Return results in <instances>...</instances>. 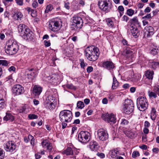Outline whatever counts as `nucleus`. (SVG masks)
I'll return each instance as SVG.
<instances>
[{
  "instance_id": "nucleus-1",
  "label": "nucleus",
  "mask_w": 159,
  "mask_h": 159,
  "mask_svg": "<svg viewBox=\"0 0 159 159\" xmlns=\"http://www.w3.org/2000/svg\"><path fill=\"white\" fill-rule=\"evenodd\" d=\"M85 55L87 59L91 61H95L99 56V49L93 46L89 47L85 51Z\"/></svg>"
},
{
  "instance_id": "nucleus-2",
  "label": "nucleus",
  "mask_w": 159,
  "mask_h": 159,
  "mask_svg": "<svg viewBox=\"0 0 159 159\" xmlns=\"http://www.w3.org/2000/svg\"><path fill=\"white\" fill-rule=\"evenodd\" d=\"M7 48L6 52L10 55L16 54L19 49V46L17 42L13 40H9L7 43Z\"/></svg>"
},
{
  "instance_id": "nucleus-3",
  "label": "nucleus",
  "mask_w": 159,
  "mask_h": 159,
  "mask_svg": "<svg viewBox=\"0 0 159 159\" xmlns=\"http://www.w3.org/2000/svg\"><path fill=\"white\" fill-rule=\"evenodd\" d=\"M59 118L62 122H69L71 121L72 118V112L68 110H64L61 111L59 114Z\"/></svg>"
},
{
  "instance_id": "nucleus-4",
  "label": "nucleus",
  "mask_w": 159,
  "mask_h": 159,
  "mask_svg": "<svg viewBox=\"0 0 159 159\" xmlns=\"http://www.w3.org/2000/svg\"><path fill=\"white\" fill-rule=\"evenodd\" d=\"M72 20L71 28L72 30L79 31L83 26V20L80 17L75 16L73 17Z\"/></svg>"
},
{
  "instance_id": "nucleus-5",
  "label": "nucleus",
  "mask_w": 159,
  "mask_h": 159,
  "mask_svg": "<svg viewBox=\"0 0 159 159\" xmlns=\"http://www.w3.org/2000/svg\"><path fill=\"white\" fill-rule=\"evenodd\" d=\"M137 105L140 111H145L147 109L148 105L147 99L143 97H139L137 100Z\"/></svg>"
},
{
  "instance_id": "nucleus-6",
  "label": "nucleus",
  "mask_w": 159,
  "mask_h": 159,
  "mask_svg": "<svg viewBox=\"0 0 159 159\" xmlns=\"http://www.w3.org/2000/svg\"><path fill=\"white\" fill-rule=\"evenodd\" d=\"M109 0H99L98 5L99 8L102 11L107 12L111 9V4Z\"/></svg>"
},
{
  "instance_id": "nucleus-7",
  "label": "nucleus",
  "mask_w": 159,
  "mask_h": 159,
  "mask_svg": "<svg viewBox=\"0 0 159 159\" xmlns=\"http://www.w3.org/2000/svg\"><path fill=\"white\" fill-rule=\"evenodd\" d=\"M124 105V111L125 113L129 114L133 111L134 106L132 100L129 99L125 100Z\"/></svg>"
},
{
  "instance_id": "nucleus-8",
  "label": "nucleus",
  "mask_w": 159,
  "mask_h": 159,
  "mask_svg": "<svg viewBox=\"0 0 159 159\" xmlns=\"http://www.w3.org/2000/svg\"><path fill=\"white\" fill-rule=\"evenodd\" d=\"M90 133L87 131H81L78 134L79 141L82 143H86L90 139Z\"/></svg>"
},
{
  "instance_id": "nucleus-9",
  "label": "nucleus",
  "mask_w": 159,
  "mask_h": 159,
  "mask_svg": "<svg viewBox=\"0 0 159 159\" xmlns=\"http://www.w3.org/2000/svg\"><path fill=\"white\" fill-rule=\"evenodd\" d=\"M60 23L59 21L52 20L49 22L48 27L53 31H57L60 29Z\"/></svg>"
},
{
  "instance_id": "nucleus-10",
  "label": "nucleus",
  "mask_w": 159,
  "mask_h": 159,
  "mask_svg": "<svg viewBox=\"0 0 159 159\" xmlns=\"http://www.w3.org/2000/svg\"><path fill=\"white\" fill-rule=\"evenodd\" d=\"M102 117L103 120L110 124H114L116 122V118L115 115L112 114H109L107 113L103 114Z\"/></svg>"
},
{
  "instance_id": "nucleus-11",
  "label": "nucleus",
  "mask_w": 159,
  "mask_h": 159,
  "mask_svg": "<svg viewBox=\"0 0 159 159\" xmlns=\"http://www.w3.org/2000/svg\"><path fill=\"white\" fill-rule=\"evenodd\" d=\"M24 92V88L20 84H16L12 88V92L15 95H21Z\"/></svg>"
},
{
  "instance_id": "nucleus-12",
  "label": "nucleus",
  "mask_w": 159,
  "mask_h": 159,
  "mask_svg": "<svg viewBox=\"0 0 159 159\" xmlns=\"http://www.w3.org/2000/svg\"><path fill=\"white\" fill-rule=\"evenodd\" d=\"M98 135L99 139L102 141H105L108 139V134L107 132L103 129L98 130Z\"/></svg>"
},
{
  "instance_id": "nucleus-13",
  "label": "nucleus",
  "mask_w": 159,
  "mask_h": 159,
  "mask_svg": "<svg viewBox=\"0 0 159 159\" xmlns=\"http://www.w3.org/2000/svg\"><path fill=\"white\" fill-rule=\"evenodd\" d=\"M154 33V29L151 26H148L144 29V36L145 37L149 38Z\"/></svg>"
},
{
  "instance_id": "nucleus-14",
  "label": "nucleus",
  "mask_w": 159,
  "mask_h": 159,
  "mask_svg": "<svg viewBox=\"0 0 159 159\" xmlns=\"http://www.w3.org/2000/svg\"><path fill=\"white\" fill-rule=\"evenodd\" d=\"M16 146L14 142L9 141L5 144V149L7 151L12 152L16 149Z\"/></svg>"
},
{
  "instance_id": "nucleus-15",
  "label": "nucleus",
  "mask_w": 159,
  "mask_h": 159,
  "mask_svg": "<svg viewBox=\"0 0 159 159\" xmlns=\"http://www.w3.org/2000/svg\"><path fill=\"white\" fill-rule=\"evenodd\" d=\"M120 149L119 148H114L109 151V157L112 158H116L118 155H120Z\"/></svg>"
},
{
  "instance_id": "nucleus-16",
  "label": "nucleus",
  "mask_w": 159,
  "mask_h": 159,
  "mask_svg": "<svg viewBox=\"0 0 159 159\" xmlns=\"http://www.w3.org/2000/svg\"><path fill=\"white\" fill-rule=\"evenodd\" d=\"M42 88L38 85H35L33 88V93L35 96L38 97L42 91Z\"/></svg>"
},
{
  "instance_id": "nucleus-17",
  "label": "nucleus",
  "mask_w": 159,
  "mask_h": 159,
  "mask_svg": "<svg viewBox=\"0 0 159 159\" xmlns=\"http://www.w3.org/2000/svg\"><path fill=\"white\" fill-rule=\"evenodd\" d=\"M130 29L132 34L135 38H137L139 36L140 34L139 30L135 26H130Z\"/></svg>"
},
{
  "instance_id": "nucleus-18",
  "label": "nucleus",
  "mask_w": 159,
  "mask_h": 159,
  "mask_svg": "<svg viewBox=\"0 0 159 159\" xmlns=\"http://www.w3.org/2000/svg\"><path fill=\"white\" fill-rule=\"evenodd\" d=\"M34 70V69H29L25 71V76L28 79H30V81H32L33 80L35 75L34 72L33 71Z\"/></svg>"
},
{
  "instance_id": "nucleus-19",
  "label": "nucleus",
  "mask_w": 159,
  "mask_h": 159,
  "mask_svg": "<svg viewBox=\"0 0 159 159\" xmlns=\"http://www.w3.org/2000/svg\"><path fill=\"white\" fill-rule=\"evenodd\" d=\"M132 50L130 48H126L123 52L125 56L127 58L133 57V52Z\"/></svg>"
},
{
  "instance_id": "nucleus-20",
  "label": "nucleus",
  "mask_w": 159,
  "mask_h": 159,
  "mask_svg": "<svg viewBox=\"0 0 159 159\" xmlns=\"http://www.w3.org/2000/svg\"><path fill=\"white\" fill-rule=\"evenodd\" d=\"M102 66L104 67L109 70L113 69L115 67L113 63L112 62L108 61L103 62Z\"/></svg>"
},
{
  "instance_id": "nucleus-21",
  "label": "nucleus",
  "mask_w": 159,
  "mask_h": 159,
  "mask_svg": "<svg viewBox=\"0 0 159 159\" xmlns=\"http://www.w3.org/2000/svg\"><path fill=\"white\" fill-rule=\"evenodd\" d=\"M89 147L92 151H96L98 149L99 146L97 142L93 141L90 142Z\"/></svg>"
},
{
  "instance_id": "nucleus-22",
  "label": "nucleus",
  "mask_w": 159,
  "mask_h": 159,
  "mask_svg": "<svg viewBox=\"0 0 159 159\" xmlns=\"http://www.w3.org/2000/svg\"><path fill=\"white\" fill-rule=\"evenodd\" d=\"M26 30L24 32V34L23 35H20L22 37L25 39H30L32 36V32L30 29L28 28H26Z\"/></svg>"
},
{
  "instance_id": "nucleus-23",
  "label": "nucleus",
  "mask_w": 159,
  "mask_h": 159,
  "mask_svg": "<svg viewBox=\"0 0 159 159\" xmlns=\"http://www.w3.org/2000/svg\"><path fill=\"white\" fill-rule=\"evenodd\" d=\"M59 76L56 74H53L50 77H48L49 82L50 83H55L58 79Z\"/></svg>"
},
{
  "instance_id": "nucleus-24",
  "label": "nucleus",
  "mask_w": 159,
  "mask_h": 159,
  "mask_svg": "<svg viewBox=\"0 0 159 159\" xmlns=\"http://www.w3.org/2000/svg\"><path fill=\"white\" fill-rule=\"evenodd\" d=\"M27 27L24 24L19 25L18 27L19 32L20 34V35H23L24 32L26 30V28Z\"/></svg>"
},
{
  "instance_id": "nucleus-25",
  "label": "nucleus",
  "mask_w": 159,
  "mask_h": 159,
  "mask_svg": "<svg viewBox=\"0 0 159 159\" xmlns=\"http://www.w3.org/2000/svg\"><path fill=\"white\" fill-rule=\"evenodd\" d=\"M153 74L154 72L153 71L149 70L146 72L145 75L147 78L151 82L153 79Z\"/></svg>"
},
{
  "instance_id": "nucleus-26",
  "label": "nucleus",
  "mask_w": 159,
  "mask_h": 159,
  "mask_svg": "<svg viewBox=\"0 0 159 159\" xmlns=\"http://www.w3.org/2000/svg\"><path fill=\"white\" fill-rule=\"evenodd\" d=\"M3 119L4 120L7 121L10 120L12 121L14 119V117L10 113H7L6 116L4 117Z\"/></svg>"
},
{
  "instance_id": "nucleus-27",
  "label": "nucleus",
  "mask_w": 159,
  "mask_h": 159,
  "mask_svg": "<svg viewBox=\"0 0 159 159\" xmlns=\"http://www.w3.org/2000/svg\"><path fill=\"white\" fill-rule=\"evenodd\" d=\"M113 80L111 88L113 89H116L119 86V83L114 76L113 77Z\"/></svg>"
},
{
  "instance_id": "nucleus-28",
  "label": "nucleus",
  "mask_w": 159,
  "mask_h": 159,
  "mask_svg": "<svg viewBox=\"0 0 159 159\" xmlns=\"http://www.w3.org/2000/svg\"><path fill=\"white\" fill-rule=\"evenodd\" d=\"M54 100V98L53 97L52 95H50L48 96L44 103V104H48V103H51V102H53Z\"/></svg>"
},
{
  "instance_id": "nucleus-29",
  "label": "nucleus",
  "mask_w": 159,
  "mask_h": 159,
  "mask_svg": "<svg viewBox=\"0 0 159 159\" xmlns=\"http://www.w3.org/2000/svg\"><path fill=\"white\" fill-rule=\"evenodd\" d=\"M63 153L66 155H71L73 154V151L70 147H68L66 149L63 151Z\"/></svg>"
},
{
  "instance_id": "nucleus-30",
  "label": "nucleus",
  "mask_w": 159,
  "mask_h": 159,
  "mask_svg": "<svg viewBox=\"0 0 159 159\" xmlns=\"http://www.w3.org/2000/svg\"><path fill=\"white\" fill-rule=\"evenodd\" d=\"M156 112L155 109L154 107H152L150 114V117L151 119L152 120H154L156 119L157 116Z\"/></svg>"
},
{
  "instance_id": "nucleus-31",
  "label": "nucleus",
  "mask_w": 159,
  "mask_h": 159,
  "mask_svg": "<svg viewBox=\"0 0 159 159\" xmlns=\"http://www.w3.org/2000/svg\"><path fill=\"white\" fill-rule=\"evenodd\" d=\"M159 52V47L157 46H153V48L151 51V53L155 55L157 54Z\"/></svg>"
},
{
  "instance_id": "nucleus-32",
  "label": "nucleus",
  "mask_w": 159,
  "mask_h": 159,
  "mask_svg": "<svg viewBox=\"0 0 159 159\" xmlns=\"http://www.w3.org/2000/svg\"><path fill=\"white\" fill-rule=\"evenodd\" d=\"M6 105V103L5 100L0 97V110L4 108Z\"/></svg>"
},
{
  "instance_id": "nucleus-33",
  "label": "nucleus",
  "mask_w": 159,
  "mask_h": 159,
  "mask_svg": "<svg viewBox=\"0 0 159 159\" xmlns=\"http://www.w3.org/2000/svg\"><path fill=\"white\" fill-rule=\"evenodd\" d=\"M151 68L155 69L159 66V63L158 62L151 61L149 62Z\"/></svg>"
},
{
  "instance_id": "nucleus-34",
  "label": "nucleus",
  "mask_w": 159,
  "mask_h": 159,
  "mask_svg": "<svg viewBox=\"0 0 159 159\" xmlns=\"http://www.w3.org/2000/svg\"><path fill=\"white\" fill-rule=\"evenodd\" d=\"M125 134L127 136L130 138L134 137L135 136V134L131 130H125Z\"/></svg>"
},
{
  "instance_id": "nucleus-35",
  "label": "nucleus",
  "mask_w": 159,
  "mask_h": 159,
  "mask_svg": "<svg viewBox=\"0 0 159 159\" xmlns=\"http://www.w3.org/2000/svg\"><path fill=\"white\" fill-rule=\"evenodd\" d=\"M55 103L51 102L48 103V104H44L45 106V107L47 108H48L50 110H52L54 109L55 108Z\"/></svg>"
},
{
  "instance_id": "nucleus-36",
  "label": "nucleus",
  "mask_w": 159,
  "mask_h": 159,
  "mask_svg": "<svg viewBox=\"0 0 159 159\" xmlns=\"http://www.w3.org/2000/svg\"><path fill=\"white\" fill-rule=\"evenodd\" d=\"M22 16L23 15L21 12H16L13 15V17L16 20L20 19Z\"/></svg>"
},
{
  "instance_id": "nucleus-37",
  "label": "nucleus",
  "mask_w": 159,
  "mask_h": 159,
  "mask_svg": "<svg viewBox=\"0 0 159 159\" xmlns=\"http://www.w3.org/2000/svg\"><path fill=\"white\" fill-rule=\"evenodd\" d=\"M153 92H151L149 91L148 92V94L150 98H156L157 97V93L156 92L153 91Z\"/></svg>"
},
{
  "instance_id": "nucleus-38",
  "label": "nucleus",
  "mask_w": 159,
  "mask_h": 159,
  "mask_svg": "<svg viewBox=\"0 0 159 159\" xmlns=\"http://www.w3.org/2000/svg\"><path fill=\"white\" fill-rule=\"evenodd\" d=\"M77 107L78 108L82 109L84 107V102L81 101H79L77 103Z\"/></svg>"
},
{
  "instance_id": "nucleus-39",
  "label": "nucleus",
  "mask_w": 159,
  "mask_h": 159,
  "mask_svg": "<svg viewBox=\"0 0 159 159\" xmlns=\"http://www.w3.org/2000/svg\"><path fill=\"white\" fill-rule=\"evenodd\" d=\"M106 21L107 25L109 27H112L114 25L113 21L111 18H108L106 19Z\"/></svg>"
},
{
  "instance_id": "nucleus-40",
  "label": "nucleus",
  "mask_w": 159,
  "mask_h": 159,
  "mask_svg": "<svg viewBox=\"0 0 159 159\" xmlns=\"http://www.w3.org/2000/svg\"><path fill=\"white\" fill-rule=\"evenodd\" d=\"M53 8L51 4H49L47 6L45 11V13H48L49 11H51Z\"/></svg>"
},
{
  "instance_id": "nucleus-41",
  "label": "nucleus",
  "mask_w": 159,
  "mask_h": 159,
  "mask_svg": "<svg viewBox=\"0 0 159 159\" xmlns=\"http://www.w3.org/2000/svg\"><path fill=\"white\" fill-rule=\"evenodd\" d=\"M49 143H48L46 140L43 139L41 143V144L43 148H47V145Z\"/></svg>"
},
{
  "instance_id": "nucleus-42",
  "label": "nucleus",
  "mask_w": 159,
  "mask_h": 159,
  "mask_svg": "<svg viewBox=\"0 0 159 159\" xmlns=\"http://www.w3.org/2000/svg\"><path fill=\"white\" fill-rule=\"evenodd\" d=\"M134 11L131 9H129L127 11V14L129 16H132L134 13Z\"/></svg>"
},
{
  "instance_id": "nucleus-43",
  "label": "nucleus",
  "mask_w": 159,
  "mask_h": 159,
  "mask_svg": "<svg viewBox=\"0 0 159 159\" xmlns=\"http://www.w3.org/2000/svg\"><path fill=\"white\" fill-rule=\"evenodd\" d=\"M28 138L30 140V143L32 145H34V137L31 135H28Z\"/></svg>"
},
{
  "instance_id": "nucleus-44",
  "label": "nucleus",
  "mask_w": 159,
  "mask_h": 159,
  "mask_svg": "<svg viewBox=\"0 0 159 159\" xmlns=\"http://www.w3.org/2000/svg\"><path fill=\"white\" fill-rule=\"evenodd\" d=\"M140 79L139 76L138 75H134L132 80L133 81L136 82Z\"/></svg>"
},
{
  "instance_id": "nucleus-45",
  "label": "nucleus",
  "mask_w": 159,
  "mask_h": 159,
  "mask_svg": "<svg viewBox=\"0 0 159 159\" xmlns=\"http://www.w3.org/2000/svg\"><path fill=\"white\" fill-rule=\"evenodd\" d=\"M8 63L7 61L5 60H0V65L3 66H8Z\"/></svg>"
},
{
  "instance_id": "nucleus-46",
  "label": "nucleus",
  "mask_w": 159,
  "mask_h": 159,
  "mask_svg": "<svg viewBox=\"0 0 159 159\" xmlns=\"http://www.w3.org/2000/svg\"><path fill=\"white\" fill-rule=\"evenodd\" d=\"M28 117L30 119H33L38 118V116L34 114H30L28 115Z\"/></svg>"
},
{
  "instance_id": "nucleus-47",
  "label": "nucleus",
  "mask_w": 159,
  "mask_h": 159,
  "mask_svg": "<svg viewBox=\"0 0 159 159\" xmlns=\"http://www.w3.org/2000/svg\"><path fill=\"white\" fill-rule=\"evenodd\" d=\"M140 155L138 151H134L132 155V157L134 158H135Z\"/></svg>"
},
{
  "instance_id": "nucleus-48",
  "label": "nucleus",
  "mask_w": 159,
  "mask_h": 159,
  "mask_svg": "<svg viewBox=\"0 0 159 159\" xmlns=\"http://www.w3.org/2000/svg\"><path fill=\"white\" fill-rule=\"evenodd\" d=\"M130 21L132 23H134L135 24H139V22L137 17H134L132 19H131Z\"/></svg>"
},
{
  "instance_id": "nucleus-49",
  "label": "nucleus",
  "mask_w": 159,
  "mask_h": 159,
  "mask_svg": "<svg viewBox=\"0 0 159 159\" xmlns=\"http://www.w3.org/2000/svg\"><path fill=\"white\" fill-rule=\"evenodd\" d=\"M5 156V152L1 148H0V159H3Z\"/></svg>"
},
{
  "instance_id": "nucleus-50",
  "label": "nucleus",
  "mask_w": 159,
  "mask_h": 159,
  "mask_svg": "<svg viewBox=\"0 0 159 159\" xmlns=\"http://www.w3.org/2000/svg\"><path fill=\"white\" fill-rule=\"evenodd\" d=\"M128 123V121L125 119H123L121 120V124L122 125H127Z\"/></svg>"
},
{
  "instance_id": "nucleus-51",
  "label": "nucleus",
  "mask_w": 159,
  "mask_h": 159,
  "mask_svg": "<svg viewBox=\"0 0 159 159\" xmlns=\"http://www.w3.org/2000/svg\"><path fill=\"white\" fill-rule=\"evenodd\" d=\"M80 66L81 68H84L86 66V64L84 63V60L83 59H80Z\"/></svg>"
},
{
  "instance_id": "nucleus-52",
  "label": "nucleus",
  "mask_w": 159,
  "mask_h": 159,
  "mask_svg": "<svg viewBox=\"0 0 159 159\" xmlns=\"http://www.w3.org/2000/svg\"><path fill=\"white\" fill-rule=\"evenodd\" d=\"M153 90L156 92L159 96V86H154L153 87Z\"/></svg>"
},
{
  "instance_id": "nucleus-53",
  "label": "nucleus",
  "mask_w": 159,
  "mask_h": 159,
  "mask_svg": "<svg viewBox=\"0 0 159 159\" xmlns=\"http://www.w3.org/2000/svg\"><path fill=\"white\" fill-rule=\"evenodd\" d=\"M151 17V15L150 14H148L142 17L143 19H145L148 20Z\"/></svg>"
},
{
  "instance_id": "nucleus-54",
  "label": "nucleus",
  "mask_w": 159,
  "mask_h": 159,
  "mask_svg": "<svg viewBox=\"0 0 159 159\" xmlns=\"http://www.w3.org/2000/svg\"><path fill=\"white\" fill-rule=\"evenodd\" d=\"M44 43L45 46L46 47H49L51 45V43L49 41L44 40Z\"/></svg>"
},
{
  "instance_id": "nucleus-55",
  "label": "nucleus",
  "mask_w": 159,
  "mask_h": 159,
  "mask_svg": "<svg viewBox=\"0 0 159 159\" xmlns=\"http://www.w3.org/2000/svg\"><path fill=\"white\" fill-rule=\"evenodd\" d=\"M46 148L48 150H49V151H51L52 148L51 143H49L47 145Z\"/></svg>"
},
{
  "instance_id": "nucleus-56",
  "label": "nucleus",
  "mask_w": 159,
  "mask_h": 159,
  "mask_svg": "<svg viewBox=\"0 0 159 159\" xmlns=\"http://www.w3.org/2000/svg\"><path fill=\"white\" fill-rule=\"evenodd\" d=\"M97 155L100 157L101 158H103L105 157V155L104 154L102 153L98 152L97 153Z\"/></svg>"
},
{
  "instance_id": "nucleus-57",
  "label": "nucleus",
  "mask_w": 159,
  "mask_h": 159,
  "mask_svg": "<svg viewBox=\"0 0 159 159\" xmlns=\"http://www.w3.org/2000/svg\"><path fill=\"white\" fill-rule=\"evenodd\" d=\"M93 70V68L91 66H89L87 69V71L88 73H90Z\"/></svg>"
},
{
  "instance_id": "nucleus-58",
  "label": "nucleus",
  "mask_w": 159,
  "mask_h": 159,
  "mask_svg": "<svg viewBox=\"0 0 159 159\" xmlns=\"http://www.w3.org/2000/svg\"><path fill=\"white\" fill-rule=\"evenodd\" d=\"M70 3L69 2H65L64 7L67 10H69L70 9L69 6Z\"/></svg>"
},
{
  "instance_id": "nucleus-59",
  "label": "nucleus",
  "mask_w": 159,
  "mask_h": 159,
  "mask_svg": "<svg viewBox=\"0 0 159 159\" xmlns=\"http://www.w3.org/2000/svg\"><path fill=\"white\" fill-rule=\"evenodd\" d=\"M122 20L127 22L129 19V18L125 15L122 18Z\"/></svg>"
},
{
  "instance_id": "nucleus-60",
  "label": "nucleus",
  "mask_w": 159,
  "mask_h": 159,
  "mask_svg": "<svg viewBox=\"0 0 159 159\" xmlns=\"http://www.w3.org/2000/svg\"><path fill=\"white\" fill-rule=\"evenodd\" d=\"M118 10L119 12H124V9L123 6H120L118 7Z\"/></svg>"
},
{
  "instance_id": "nucleus-61",
  "label": "nucleus",
  "mask_w": 159,
  "mask_h": 159,
  "mask_svg": "<svg viewBox=\"0 0 159 159\" xmlns=\"http://www.w3.org/2000/svg\"><path fill=\"white\" fill-rule=\"evenodd\" d=\"M23 0H16V3L19 5H23Z\"/></svg>"
},
{
  "instance_id": "nucleus-62",
  "label": "nucleus",
  "mask_w": 159,
  "mask_h": 159,
  "mask_svg": "<svg viewBox=\"0 0 159 159\" xmlns=\"http://www.w3.org/2000/svg\"><path fill=\"white\" fill-rule=\"evenodd\" d=\"M38 4V3L36 1H34L32 4V6L34 8H35L37 6Z\"/></svg>"
},
{
  "instance_id": "nucleus-63",
  "label": "nucleus",
  "mask_w": 159,
  "mask_h": 159,
  "mask_svg": "<svg viewBox=\"0 0 159 159\" xmlns=\"http://www.w3.org/2000/svg\"><path fill=\"white\" fill-rule=\"evenodd\" d=\"M150 126V123L147 121H145L144 122V126L145 127L148 128Z\"/></svg>"
},
{
  "instance_id": "nucleus-64",
  "label": "nucleus",
  "mask_w": 159,
  "mask_h": 159,
  "mask_svg": "<svg viewBox=\"0 0 159 159\" xmlns=\"http://www.w3.org/2000/svg\"><path fill=\"white\" fill-rule=\"evenodd\" d=\"M152 152L155 153H158L159 149L158 148H153L152 150Z\"/></svg>"
}]
</instances>
